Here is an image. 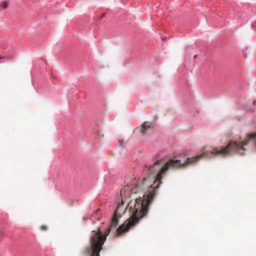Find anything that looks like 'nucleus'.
I'll return each mask as SVG.
<instances>
[{"label":"nucleus","instance_id":"obj_1","mask_svg":"<svg viewBox=\"0 0 256 256\" xmlns=\"http://www.w3.org/2000/svg\"><path fill=\"white\" fill-rule=\"evenodd\" d=\"M202 156L208 158L214 156L221 157V148H213L212 150L202 153L200 155L188 158L184 163H182L180 160H178L171 159L165 162L164 160L160 159L156 161L152 166L146 169L150 173V176L148 178L139 180L132 189V192L133 194L143 192L144 190H146L142 197L140 196L134 201L131 200L126 208L123 200L118 204L112 218V226H118V218L121 217L122 214H124L126 210L129 211L131 216L128 220L126 226L123 224L116 230L117 234L120 235L128 230L130 228L138 223L141 218L146 216L149 205L156 195L160 184H162V176L166 174L170 168H178L194 164Z\"/></svg>","mask_w":256,"mask_h":256},{"label":"nucleus","instance_id":"obj_2","mask_svg":"<svg viewBox=\"0 0 256 256\" xmlns=\"http://www.w3.org/2000/svg\"><path fill=\"white\" fill-rule=\"evenodd\" d=\"M116 226L112 225V220L109 228L105 231L104 234L100 228L96 230H92L90 237V247L87 248L88 251H90V256H100V252L102 249V246L106 240V237L110 233L112 230L115 228Z\"/></svg>","mask_w":256,"mask_h":256},{"label":"nucleus","instance_id":"obj_3","mask_svg":"<svg viewBox=\"0 0 256 256\" xmlns=\"http://www.w3.org/2000/svg\"><path fill=\"white\" fill-rule=\"evenodd\" d=\"M153 126L151 123L148 122H144L140 128V131L142 135H144L149 132L152 130Z\"/></svg>","mask_w":256,"mask_h":256},{"label":"nucleus","instance_id":"obj_4","mask_svg":"<svg viewBox=\"0 0 256 256\" xmlns=\"http://www.w3.org/2000/svg\"><path fill=\"white\" fill-rule=\"evenodd\" d=\"M2 6L3 8H6L8 6V3L6 2H4L2 3Z\"/></svg>","mask_w":256,"mask_h":256},{"label":"nucleus","instance_id":"obj_5","mask_svg":"<svg viewBox=\"0 0 256 256\" xmlns=\"http://www.w3.org/2000/svg\"><path fill=\"white\" fill-rule=\"evenodd\" d=\"M40 228L42 230H46L48 227L46 226L43 225L40 226Z\"/></svg>","mask_w":256,"mask_h":256},{"label":"nucleus","instance_id":"obj_6","mask_svg":"<svg viewBox=\"0 0 256 256\" xmlns=\"http://www.w3.org/2000/svg\"><path fill=\"white\" fill-rule=\"evenodd\" d=\"M98 135H99V136H102V137H103V136H103V135H102V134H100V132H98Z\"/></svg>","mask_w":256,"mask_h":256},{"label":"nucleus","instance_id":"obj_7","mask_svg":"<svg viewBox=\"0 0 256 256\" xmlns=\"http://www.w3.org/2000/svg\"><path fill=\"white\" fill-rule=\"evenodd\" d=\"M98 135H99V136H102V137H103V136H103V135H102V134H100V132H98Z\"/></svg>","mask_w":256,"mask_h":256},{"label":"nucleus","instance_id":"obj_8","mask_svg":"<svg viewBox=\"0 0 256 256\" xmlns=\"http://www.w3.org/2000/svg\"><path fill=\"white\" fill-rule=\"evenodd\" d=\"M196 57H197V55H195V56H194V58L195 59L196 58Z\"/></svg>","mask_w":256,"mask_h":256},{"label":"nucleus","instance_id":"obj_9","mask_svg":"<svg viewBox=\"0 0 256 256\" xmlns=\"http://www.w3.org/2000/svg\"><path fill=\"white\" fill-rule=\"evenodd\" d=\"M104 15H105V14H102V16H104Z\"/></svg>","mask_w":256,"mask_h":256}]
</instances>
